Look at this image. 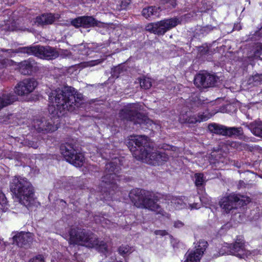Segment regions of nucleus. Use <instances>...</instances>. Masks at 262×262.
Here are the masks:
<instances>
[{
	"mask_svg": "<svg viewBox=\"0 0 262 262\" xmlns=\"http://www.w3.org/2000/svg\"><path fill=\"white\" fill-rule=\"evenodd\" d=\"M149 138L143 135L130 136L127 139L126 145L138 160L152 165H159L166 162L168 155L165 152L151 151Z\"/></svg>",
	"mask_w": 262,
	"mask_h": 262,
	"instance_id": "f257e3e1",
	"label": "nucleus"
},
{
	"mask_svg": "<svg viewBox=\"0 0 262 262\" xmlns=\"http://www.w3.org/2000/svg\"><path fill=\"white\" fill-rule=\"evenodd\" d=\"M49 99L60 112L66 110L72 112L81 105L83 95L74 88L65 86L52 90Z\"/></svg>",
	"mask_w": 262,
	"mask_h": 262,
	"instance_id": "f03ea898",
	"label": "nucleus"
},
{
	"mask_svg": "<svg viewBox=\"0 0 262 262\" xmlns=\"http://www.w3.org/2000/svg\"><path fill=\"white\" fill-rule=\"evenodd\" d=\"M10 186L11 191L18 199L21 204L29 207L33 204L34 189L32 184L27 179L15 177L12 180Z\"/></svg>",
	"mask_w": 262,
	"mask_h": 262,
	"instance_id": "7ed1b4c3",
	"label": "nucleus"
},
{
	"mask_svg": "<svg viewBox=\"0 0 262 262\" xmlns=\"http://www.w3.org/2000/svg\"><path fill=\"white\" fill-rule=\"evenodd\" d=\"M70 243L88 248H96L100 250H106V243L98 240L92 232L80 228H72L69 231Z\"/></svg>",
	"mask_w": 262,
	"mask_h": 262,
	"instance_id": "20e7f679",
	"label": "nucleus"
},
{
	"mask_svg": "<svg viewBox=\"0 0 262 262\" xmlns=\"http://www.w3.org/2000/svg\"><path fill=\"white\" fill-rule=\"evenodd\" d=\"M118 159L115 158L114 161H111L105 165V174L102 178L101 186L108 192V195L106 191L104 190V200H109L112 198L115 190L117 188V181H120L124 179V176L119 174L120 168L117 165Z\"/></svg>",
	"mask_w": 262,
	"mask_h": 262,
	"instance_id": "39448f33",
	"label": "nucleus"
},
{
	"mask_svg": "<svg viewBox=\"0 0 262 262\" xmlns=\"http://www.w3.org/2000/svg\"><path fill=\"white\" fill-rule=\"evenodd\" d=\"M1 51L8 54L11 53H27L47 60H52L57 58L59 54L54 48L49 46H31L20 47L16 50L2 49Z\"/></svg>",
	"mask_w": 262,
	"mask_h": 262,
	"instance_id": "423d86ee",
	"label": "nucleus"
},
{
	"mask_svg": "<svg viewBox=\"0 0 262 262\" xmlns=\"http://www.w3.org/2000/svg\"><path fill=\"white\" fill-rule=\"evenodd\" d=\"M61 154L66 160L76 167H81L85 158L83 155L77 148L76 145L66 143L60 148Z\"/></svg>",
	"mask_w": 262,
	"mask_h": 262,
	"instance_id": "0eeeda50",
	"label": "nucleus"
},
{
	"mask_svg": "<svg viewBox=\"0 0 262 262\" xmlns=\"http://www.w3.org/2000/svg\"><path fill=\"white\" fill-rule=\"evenodd\" d=\"M250 202V199L248 197L231 194L223 198L220 201V205L224 211L228 213L233 210L246 205Z\"/></svg>",
	"mask_w": 262,
	"mask_h": 262,
	"instance_id": "6e6552de",
	"label": "nucleus"
},
{
	"mask_svg": "<svg viewBox=\"0 0 262 262\" xmlns=\"http://www.w3.org/2000/svg\"><path fill=\"white\" fill-rule=\"evenodd\" d=\"M119 117L122 120L133 122L135 124H146L149 121L146 116L137 111L134 104H129L121 110L119 113Z\"/></svg>",
	"mask_w": 262,
	"mask_h": 262,
	"instance_id": "1a4fd4ad",
	"label": "nucleus"
},
{
	"mask_svg": "<svg viewBox=\"0 0 262 262\" xmlns=\"http://www.w3.org/2000/svg\"><path fill=\"white\" fill-rule=\"evenodd\" d=\"M58 117H53L49 118H41L33 120L32 126L38 133H48L56 130L59 127Z\"/></svg>",
	"mask_w": 262,
	"mask_h": 262,
	"instance_id": "9d476101",
	"label": "nucleus"
},
{
	"mask_svg": "<svg viewBox=\"0 0 262 262\" xmlns=\"http://www.w3.org/2000/svg\"><path fill=\"white\" fill-rule=\"evenodd\" d=\"M181 23V20L177 18L166 19L157 23H152L146 27V30L158 35H164L167 31L177 26Z\"/></svg>",
	"mask_w": 262,
	"mask_h": 262,
	"instance_id": "9b49d317",
	"label": "nucleus"
},
{
	"mask_svg": "<svg viewBox=\"0 0 262 262\" xmlns=\"http://www.w3.org/2000/svg\"><path fill=\"white\" fill-rule=\"evenodd\" d=\"M225 253L228 254H232L241 259H246L251 256L253 252L247 250L245 247V243L243 240L237 239L235 243L227 244L226 246L222 248Z\"/></svg>",
	"mask_w": 262,
	"mask_h": 262,
	"instance_id": "f8f14e48",
	"label": "nucleus"
},
{
	"mask_svg": "<svg viewBox=\"0 0 262 262\" xmlns=\"http://www.w3.org/2000/svg\"><path fill=\"white\" fill-rule=\"evenodd\" d=\"M219 77L207 72H200L194 78V84L200 89L213 87L219 81Z\"/></svg>",
	"mask_w": 262,
	"mask_h": 262,
	"instance_id": "ddd939ff",
	"label": "nucleus"
},
{
	"mask_svg": "<svg viewBox=\"0 0 262 262\" xmlns=\"http://www.w3.org/2000/svg\"><path fill=\"white\" fill-rule=\"evenodd\" d=\"M38 83L34 78L25 79L19 82L15 88V93L18 95L24 96L32 92Z\"/></svg>",
	"mask_w": 262,
	"mask_h": 262,
	"instance_id": "4468645a",
	"label": "nucleus"
},
{
	"mask_svg": "<svg viewBox=\"0 0 262 262\" xmlns=\"http://www.w3.org/2000/svg\"><path fill=\"white\" fill-rule=\"evenodd\" d=\"M158 198L154 193L148 192L145 195L143 203L140 208H146L151 211L162 213L163 210L161 206L157 203Z\"/></svg>",
	"mask_w": 262,
	"mask_h": 262,
	"instance_id": "2eb2a0df",
	"label": "nucleus"
},
{
	"mask_svg": "<svg viewBox=\"0 0 262 262\" xmlns=\"http://www.w3.org/2000/svg\"><path fill=\"white\" fill-rule=\"evenodd\" d=\"M71 23L76 28H79L80 27L89 28L99 26L101 22L96 20L92 16H83L72 19Z\"/></svg>",
	"mask_w": 262,
	"mask_h": 262,
	"instance_id": "dca6fc26",
	"label": "nucleus"
},
{
	"mask_svg": "<svg viewBox=\"0 0 262 262\" xmlns=\"http://www.w3.org/2000/svg\"><path fill=\"white\" fill-rule=\"evenodd\" d=\"M207 247V242L205 240L200 241L196 250L188 254L184 262H199Z\"/></svg>",
	"mask_w": 262,
	"mask_h": 262,
	"instance_id": "f3484780",
	"label": "nucleus"
},
{
	"mask_svg": "<svg viewBox=\"0 0 262 262\" xmlns=\"http://www.w3.org/2000/svg\"><path fill=\"white\" fill-rule=\"evenodd\" d=\"M18 69L21 74L30 75L37 71V62L33 58H30L19 62Z\"/></svg>",
	"mask_w": 262,
	"mask_h": 262,
	"instance_id": "a211bd4d",
	"label": "nucleus"
},
{
	"mask_svg": "<svg viewBox=\"0 0 262 262\" xmlns=\"http://www.w3.org/2000/svg\"><path fill=\"white\" fill-rule=\"evenodd\" d=\"M13 242L20 247H29L33 241V235L30 232H20L13 237Z\"/></svg>",
	"mask_w": 262,
	"mask_h": 262,
	"instance_id": "6ab92c4d",
	"label": "nucleus"
},
{
	"mask_svg": "<svg viewBox=\"0 0 262 262\" xmlns=\"http://www.w3.org/2000/svg\"><path fill=\"white\" fill-rule=\"evenodd\" d=\"M148 193L145 190L139 188L134 189L129 193V198L135 206L140 208L143 203L145 195Z\"/></svg>",
	"mask_w": 262,
	"mask_h": 262,
	"instance_id": "aec40b11",
	"label": "nucleus"
},
{
	"mask_svg": "<svg viewBox=\"0 0 262 262\" xmlns=\"http://www.w3.org/2000/svg\"><path fill=\"white\" fill-rule=\"evenodd\" d=\"M17 100V97L13 92L4 93L0 96V111L12 104Z\"/></svg>",
	"mask_w": 262,
	"mask_h": 262,
	"instance_id": "412c9836",
	"label": "nucleus"
},
{
	"mask_svg": "<svg viewBox=\"0 0 262 262\" xmlns=\"http://www.w3.org/2000/svg\"><path fill=\"white\" fill-rule=\"evenodd\" d=\"M55 21V17L51 13L43 14L37 16L34 24L38 26H44L53 24Z\"/></svg>",
	"mask_w": 262,
	"mask_h": 262,
	"instance_id": "4be33fe9",
	"label": "nucleus"
},
{
	"mask_svg": "<svg viewBox=\"0 0 262 262\" xmlns=\"http://www.w3.org/2000/svg\"><path fill=\"white\" fill-rule=\"evenodd\" d=\"M243 125L248 128L256 136L262 138V121L259 120H255L249 124L243 123Z\"/></svg>",
	"mask_w": 262,
	"mask_h": 262,
	"instance_id": "5701e85b",
	"label": "nucleus"
},
{
	"mask_svg": "<svg viewBox=\"0 0 262 262\" xmlns=\"http://www.w3.org/2000/svg\"><path fill=\"white\" fill-rule=\"evenodd\" d=\"M160 8L155 6H149L144 8L142 11V15L146 18H155L159 16Z\"/></svg>",
	"mask_w": 262,
	"mask_h": 262,
	"instance_id": "b1692460",
	"label": "nucleus"
},
{
	"mask_svg": "<svg viewBox=\"0 0 262 262\" xmlns=\"http://www.w3.org/2000/svg\"><path fill=\"white\" fill-rule=\"evenodd\" d=\"M209 131L217 135L226 136L227 127L216 123H211L208 126Z\"/></svg>",
	"mask_w": 262,
	"mask_h": 262,
	"instance_id": "393cba45",
	"label": "nucleus"
},
{
	"mask_svg": "<svg viewBox=\"0 0 262 262\" xmlns=\"http://www.w3.org/2000/svg\"><path fill=\"white\" fill-rule=\"evenodd\" d=\"M215 28V27H212L211 25L197 26L194 30V36L200 37L201 35H206Z\"/></svg>",
	"mask_w": 262,
	"mask_h": 262,
	"instance_id": "a878e982",
	"label": "nucleus"
},
{
	"mask_svg": "<svg viewBox=\"0 0 262 262\" xmlns=\"http://www.w3.org/2000/svg\"><path fill=\"white\" fill-rule=\"evenodd\" d=\"M210 102L211 101H209L207 99H202L199 97L195 96L194 97H192L191 98L190 105L191 108L193 111H195L198 107Z\"/></svg>",
	"mask_w": 262,
	"mask_h": 262,
	"instance_id": "bb28decb",
	"label": "nucleus"
},
{
	"mask_svg": "<svg viewBox=\"0 0 262 262\" xmlns=\"http://www.w3.org/2000/svg\"><path fill=\"white\" fill-rule=\"evenodd\" d=\"M211 115L209 113L199 114L198 117L190 116L187 119V122L189 124H195L197 122L206 121L211 117Z\"/></svg>",
	"mask_w": 262,
	"mask_h": 262,
	"instance_id": "cd10ccee",
	"label": "nucleus"
},
{
	"mask_svg": "<svg viewBox=\"0 0 262 262\" xmlns=\"http://www.w3.org/2000/svg\"><path fill=\"white\" fill-rule=\"evenodd\" d=\"M243 135L244 132L242 127H227L226 136L238 137L239 139H242Z\"/></svg>",
	"mask_w": 262,
	"mask_h": 262,
	"instance_id": "c85d7f7f",
	"label": "nucleus"
},
{
	"mask_svg": "<svg viewBox=\"0 0 262 262\" xmlns=\"http://www.w3.org/2000/svg\"><path fill=\"white\" fill-rule=\"evenodd\" d=\"M140 84L142 88L147 90L151 86V82L149 78L143 77L140 79Z\"/></svg>",
	"mask_w": 262,
	"mask_h": 262,
	"instance_id": "c756f323",
	"label": "nucleus"
},
{
	"mask_svg": "<svg viewBox=\"0 0 262 262\" xmlns=\"http://www.w3.org/2000/svg\"><path fill=\"white\" fill-rule=\"evenodd\" d=\"M195 184L197 187L202 186L205 183L204 174L201 173H198L194 174Z\"/></svg>",
	"mask_w": 262,
	"mask_h": 262,
	"instance_id": "7c9ffc66",
	"label": "nucleus"
},
{
	"mask_svg": "<svg viewBox=\"0 0 262 262\" xmlns=\"http://www.w3.org/2000/svg\"><path fill=\"white\" fill-rule=\"evenodd\" d=\"M7 205V201L5 194L0 190V211H5Z\"/></svg>",
	"mask_w": 262,
	"mask_h": 262,
	"instance_id": "2f4dec72",
	"label": "nucleus"
},
{
	"mask_svg": "<svg viewBox=\"0 0 262 262\" xmlns=\"http://www.w3.org/2000/svg\"><path fill=\"white\" fill-rule=\"evenodd\" d=\"M171 202L176 209L182 208L184 206L183 200L178 197L173 198Z\"/></svg>",
	"mask_w": 262,
	"mask_h": 262,
	"instance_id": "473e14b6",
	"label": "nucleus"
},
{
	"mask_svg": "<svg viewBox=\"0 0 262 262\" xmlns=\"http://www.w3.org/2000/svg\"><path fill=\"white\" fill-rule=\"evenodd\" d=\"M160 1L162 4L166 5V7L170 9L175 8L177 5V0H160Z\"/></svg>",
	"mask_w": 262,
	"mask_h": 262,
	"instance_id": "72a5a7b5",
	"label": "nucleus"
},
{
	"mask_svg": "<svg viewBox=\"0 0 262 262\" xmlns=\"http://www.w3.org/2000/svg\"><path fill=\"white\" fill-rule=\"evenodd\" d=\"M120 254L123 255L128 253H131V249L128 245L120 246L118 249Z\"/></svg>",
	"mask_w": 262,
	"mask_h": 262,
	"instance_id": "f704fd0d",
	"label": "nucleus"
},
{
	"mask_svg": "<svg viewBox=\"0 0 262 262\" xmlns=\"http://www.w3.org/2000/svg\"><path fill=\"white\" fill-rule=\"evenodd\" d=\"M25 144L29 147H32L34 149H36L39 146V143L38 142H35L30 140H25Z\"/></svg>",
	"mask_w": 262,
	"mask_h": 262,
	"instance_id": "c9c22d12",
	"label": "nucleus"
},
{
	"mask_svg": "<svg viewBox=\"0 0 262 262\" xmlns=\"http://www.w3.org/2000/svg\"><path fill=\"white\" fill-rule=\"evenodd\" d=\"M262 52V46H257L255 50L254 51L253 57L257 58L260 57Z\"/></svg>",
	"mask_w": 262,
	"mask_h": 262,
	"instance_id": "e433bc0d",
	"label": "nucleus"
},
{
	"mask_svg": "<svg viewBox=\"0 0 262 262\" xmlns=\"http://www.w3.org/2000/svg\"><path fill=\"white\" fill-rule=\"evenodd\" d=\"M252 78L256 84H260L262 81V74H256L253 76Z\"/></svg>",
	"mask_w": 262,
	"mask_h": 262,
	"instance_id": "4c0bfd02",
	"label": "nucleus"
},
{
	"mask_svg": "<svg viewBox=\"0 0 262 262\" xmlns=\"http://www.w3.org/2000/svg\"><path fill=\"white\" fill-rule=\"evenodd\" d=\"M12 116V114H9L7 116H4L2 118H1V122L6 124L10 123L11 122V119Z\"/></svg>",
	"mask_w": 262,
	"mask_h": 262,
	"instance_id": "58836bf2",
	"label": "nucleus"
},
{
	"mask_svg": "<svg viewBox=\"0 0 262 262\" xmlns=\"http://www.w3.org/2000/svg\"><path fill=\"white\" fill-rule=\"evenodd\" d=\"M29 262H45L43 257L41 255H38L33 258L30 260Z\"/></svg>",
	"mask_w": 262,
	"mask_h": 262,
	"instance_id": "ea45409f",
	"label": "nucleus"
},
{
	"mask_svg": "<svg viewBox=\"0 0 262 262\" xmlns=\"http://www.w3.org/2000/svg\"><path fill=\"white\" fill-rule=\"evenodd\" d=\"M121 69L119 67H116L114 68V70L112 72V76L113 77H116L118 78L119 77V75L120 73Z\"/></svg>",
	"mask_w": 262,
	"mask_h": 262,
	"instance_id": "a19ab883",
	"label": "nucleus"
},
{
	"mask_svg": "<svg viewBox=\"0 0 262 262\" xmlns=\"http://www.w3.org/2000/svg\"><path fill=\"white\" fill-rule=\"evenodd\" d=\"M130 0H124L122 1L120 7L121 9H125L126 7L129 4Z\"/></svg>",
	"mask_w": 262,
	"mask_h": 262,
	"instance_id": "79ce46f5",
	"label": "nucleus"
},
{
	"mask_svg": "<svg viewBox=\"0 0 262 262\" xmlns=\"http://www.w3.org/2000/svg\"><path fill=\"white\" fill-rule=\"evenodd\" d=\"M154 233L156 235H159L161 236H164L168 234V232L166 230H156L154 231Z\"/></svg>",
	"mask_w": 262,
	"mask_h": 262,
	"instance_id": "37998d69",
	"label": "nucleus"
},
{
	"mask_svg": "<svg viewBox=\"0 0 262 262\" xmlns=\"http://www.w3.org/2000/svg\"><path fill=\"white\" fill-rule=\"evenodd\" d=\"M199 51L202 55L206 54L208 53L209 48L208 47H200Z\"/></svg>",
	"mask_w": 262,
	"mask_h": 262,
	"instance_id": "c03bdc74",
	"label": "nucleus"
},
{
	"mask_svg": "<svg viewBox=\"0 0 262 262\" xmlns=\"http://www.w3.org/2000/svg\"><path fill=\"white\" fill-rule=\"evenodd\" d=\"M200 207V205L198 203H193L189 205V208H190L191 210L193 209H198Z\"/></svg>",
	"mask_w": 262,
	"mask_h": 262,
	"instance_id": "a18cd8bd",
	"label": "nucleus"
},
{
	"mask_svg": "<svg viewBox=\"0 0 262 262\" xmlns=\"http://www.w3.org/2000/svg\"><path fill=\"white\" fill-rule=\"evenodd\" d=\"M183 225H184V224L180 221H176L174 223V226L176 228L182 227L183 226Z\"/></svg>",
	"mask_w": 262,
	"mask_h": 262,
	"instance_id": "49530a36",
	"label": "nucleus"
},
{
	"mask_svg": "<svg viewBox=\"0 0 262 262\" xmlns=\"http://www.w3.org/2000/svg\"><path fill=\"white\" fill-rule=\"evenodd\" d=\"M241 29V26L239 24L234 25L233 29L235 30H239Z\"/></svg>",
	"mask_w": 262,
	"mask_h": 262,
	"instance_id": "de8ad7c7",
	"label": "nucleus"
},
{
	"mask_svg": "<svg viewBox=\"0 0 262 262\" xmlns=\"http://www.w3.org/2000/svg\"><path fill=\"white\" fill-rule=\"evenodd\" d=\"M100 62V61L98 62L97 60L93 61H92V63H93L90 64V66H94V65L97 64Z\"/></svg>",
	"mask_w": 262,
	"mask_h": 262,
	"instance_id": "09e8293b",
	"label": "nucleus"
},
{
	"mask_svg": "<svg viewBox=\"0 0 262 262\" xmlns=\"http://www.w3.org/2000/svg\"><path fill=\"white\" fill-rule=\"evenodd\" d=\"M162 148L165 149V150H169L170 148V147L169 145H165L162 147Z\"/></svg>",
	"mask_w": 262,
	"mask_h": 262,
	"instance_id": "8fccbe9b",
	"label": "nucleus"
},
{
	"mask_svg": "<svg viewBox=\"0 0 262 262\" xmlns=\"http://www.w3.org/2000/svg\"><path fill=\"white\" fill-rule=\"evenodd\" d=\"M219 253V255H222L224 254V253L221 250Z\"/></svg>",
	"mask_w": 262,
	"mask_h": 262,
	"instance_id": "3c124183",
	"label": "nucleus"
},
{
	"mask_svg": "<svg viewBox=\"0 0 262 262\" xmlns=\"http://www.w3.org/2000/svg\"><path fill=\"white\" fill-rule=\"evenodd\" d=\"M3 67V64L2 61L0 60V68Z\"/></svg>",
	"mask_w": 262,
	"mask_h": 262,
	"instance_id": "603ef678",
	"label": "nucleus"
},
{
	"mask_svg": "<svg viewBox=\"0 0 262 262\" xmlns=\"http://www.w3.org/2000/svg\"><path fill=\"white\" fill-rule=\"evenodd\" d=\"M60 202L64 203L66 205L67 204L66 202L64 200H61Z\"/></svg>",
	"mask_w": 262,
	"mask_h": 262,
	"instance_id": "864d4df0",
	"label": "nucleus"
},
{
	"mask_svg": "<svg viewBox=\"0 0 262 262\" xmlns=\"http://www.w3.org/2000/svg\"><path fill=\"white\" fill-rule=\"evenodd\" d=\"M259 177L260 178H261V179H262V174H261V175H260Z\"/></svg>",
	"mask_w": 262,
	"mask_h": 262,
	"instance_id": "5fc2aeb1",
	"label": "nucleus"
},
{
	"mask_svg": "<svg viewBox=\"0 0 262 262\" xmlns=\"http://www.w3.org/2000/svg\"><path fill=\"white\" fill-rule=\"evenodd\" d=\"M236 144V143L233 142V143H232V144Z\"/></svg>",
	"mask_w": 262,
	"mask_h": 262,
	"instance_id": "6e6d98bb",
	"label": "nucleus"
},
{
	"mask_svg": "<svg viewBox=\"0 0 262 262\" xmlns=\"http://www.w3.org/2000/svg\"><path fill=\"white\" fill-rule=\"evenodd\" d=\"M260 94H262V90H261V91L260 92Z\"/></svg>",
	"mask_w": 262,
	"mask_h": 262,
	"instance_id": "4d7b16f0",
	"label": "nucleus"
},
{
	"mask_svg": "<svg viewBox=\"0 0 262 262\" xmlns=\"http://www.w3.org/2000/svg\"><path fill=\"white\" fill-rule=\"evenodd\" d=\"M260 31L262 32V28L260 29Z\"/></svg>",
	"mask_w": 262,
	"mask_h": 262,
	"instance_id": "13d9d810",
	"label": "nucleus"
}]
</instances>
